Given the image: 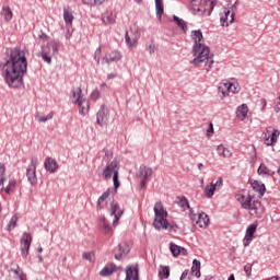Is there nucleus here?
<instances>
[{"mask_svg":"<svg viewBox=\"0 0 280 280\" xmlns=\"http://www.w3.org/2000/svg\"><path fill=\"white\" fill-rule=\"evenodd\" d=\"M0 69H4V80L11 89L23 86V77L27 73V58L21 47L9 50V59L0 63Z\"/></svg>","mask_w":280,"mask_h":280,"instance_id":"f257e3e1","label":"nucleus"},{"mask_svg":"<svg viewBox=\"0 0 280 280\" xmlns=\"http://www.w3.org/2000/svg\"><path fill=\"white\" fill-rule=\"evenodd\" d=\"M235 199L243 209H247L248 213L254 218H261L266 209L261 206V201L253 200V196L246 190L238 191L235 196Z\"/></svg>","mask_w":280,"mask_h":280,"instance_id":"f03ea898","label":"nucleus"},{"mask_svg":"<svg viewBox=\"0 0 280 280\" xmlns=\"http://www.w3.org/2000/svg\"><path fill=\"white\" fill-rule=\"evenodd\" d=\"M194 59L190 61L195 67H205L206 71H209L213 67V55L209 50L207 45H194L192 48Z\"/></svg>","mask_w":280,"mask_h":280,"instance_id":"7ed1b4c3","label":"nucleus"},{"mask_svg":"<svg viewBox=\"0 0 280 280\" xmlns=\"http://www.w3.org/2000/svg\"><path fill=\"white\" fill-rule=\"evenodd\" d=\"M190 8L199 16H209L213 10V2L209 0H190Z\"/></svg>","mask_w":280,"mask_h":280,"instance_id":"20e7f679","label":"nucleus"},{"mask_svg":"<svg viewBox=\"0 0 280 280\" xmlns=\"http://www.w3.org/2000/svg\"><path fill=\"white\" fill-rule=\"evenodd\" d=\"M103 176L105 180L112 178L114 182V188L119 189V171H117V161H112L103 171Z\"/></svg>","mask_w":280,"mask_h":280,"instance_id":"39448f33","label":"nucleus"},{"mask_svg":"<svg viewBox=\"0 0 280 280\" xmlns=\"http://www.w3.org/2000/svg\"><path fill=\"white\" fill-rule=\"evenodd\" d=\"M280 131L269 127L264 130L261 135V139L265 143V145H272L273 143H277V139L279 138Z\"/></svg>","mask_w":280,"mask_h":280,"instance_id":"423d86ee","label":"nucleus"},{"mask_svg":"<svg viewBox=\"0 0 280 280\" xmlns=\"http://www.w3.org/2000/svg\"><path fill=\"white\" fill-rule=\"evenodd\" d=\"M20 244L22 257L23 259H27V255H30V248L32 246V234L24 232L20 241Z\"/></svg>","mask_w":280,"mask_h":280,"instance_id":"0eeeda50","label":"nucleus"},{"mask_svg":"<svg viewBox=\"0 0 280 280\" xmlns=\"http://www.w3.org/2000/svg\"><path fill=\"white\" fill-rule=\"evenodd\" d=\"M189 218L192 222H196L200 229H207L209 226V215L202 212L197 217L194 210H190Z\"/></svg>","mask_w":280,"mask_h":280,"instance_id":"6e6552de","label":"nucleus"},{"mask_svg":"<svg viewBox=\"0 0 280 280\" xmlns=\"http://www.w3.org/2000/svg\"><path fill=\"white\" fill-rule=\"evenodd\" d=\"M74 104H78L80 115H86L89 113V100L82 97V88H78V97L74 100Z\"/></svg>","mask_w":280,"mask_h":280,"instance_id":"1a4fd4ad","label":"nucleus"},{"mask_svg":"<svg viewBox=\"0 0 280 280\" xmlns=\"http://www.w3.org/2000/svg\"><path fill=\"white\" fill-rule=\"evenodd\" d=\"M219 92L223 97H226L229 93H240V84L231 82H221L219 85Z\"/></svg>","mask_w":280,"mask_h":280,"instance_id":"9d476101","label":"nucleus"},{"mask_svg":"<svg viewBox=\"0 0 280 280\" xmlns=\"http://www.w3.org/2000/svg\"><path fill=\"white\" fill-rule=\"evenodd\" d=\"M220 22L222 27H229L233 21H235V13L231 12L230 9L223 8V11L220 13Z\"/></svg>","mask_w":280,"mask_h":280,"instance_id":"9b49d317","label":"nucleus"},{"mask_svg":"<svg viewBox=\"0 0 280 280\" xmlns=\"http://www.w3.org/2000/svg\"><path fill=\"white\" fill-rule=\"evenodd\" d=\"M222 177H219V179L215 183L212 182L210 185L206 186V188L203 189L206 198H213V194H215L218 189H222Z\"/></svg>","mask_w":280,"mask_h":280,"instance_id":"f8f14e48","label":"nucleus"},{"mask_svg":"<svg viewBox=\"0 0 280 280\" xmlns=\"http://www.w3.org/2000/svg\"><path fill=\"white\" fill-rule=\"evenodd\" d=\"M113 253L115 259H117V261H121V259H124V257L130 253V246L128 243H121L113 250Z\"/></svg>","mask_w":280,"mask_h":280,"instance_id":"ddd939ff","label":"nucleus"},{"mask_svg":"<svg viewBox=\"0 0 280 280\" xmlns=\"http://www.w3.org/2000/svg\"><path fill=\"white\" fill-rule=\"evenodd\" d=\"M26 176L31 185H36V183H38V179L36 177V160L35 159H32L31 164L27 166Z\"/></svg>","mask_w":280,"mask_h":280,"instance_id":"4468645a","label":"nucleus"},{"mask_svg":"<svg viewBox=\"0 0 280 280\" xmlns=\"http://www.w3.org/2000/svg\"><path fill=\"white\" fill-rule=\"evenodd\" d=\"M58 49H60V43H58L57 40H50L46 46L42 47L40 54L54 56L55 54H58Z\"/></svg>","mask_w":280,"mask_h":280,"instance_id":"2eb2a0df","label":"nucleus"},{"mask_svg":"<svg viewBox=\"0 0 280 280\" xmlns=\"http://www.w3.org/2000/svg\"><path fill=\"white\" fill-rule=\"evenodd\" d=\"M96 124L98 126H106L108 124V107L102 105L96 114Z\"/></svg>","mask_w":280,"mask_h":280,"instance_id":"dca6fc26","label":"nucleus"},{"mask_svg":"<svg viewBox=\"0 0 280 280\" xmlns=\"http://www.w3.org/2000/svg\"><path fill=\"white\" fill-rule=\"evenodd\" d=\"M255 233H257V223H252L246 230V234L244 237V246H248L250 242H253Z\"/></svg>","mask_w":280,"mask_h":280,"instance_id":"f3484780","label":"nucleus"},{"mask_svg":"<svg viewBox=\"0 0 280 280\" xmlns=\"http://www.w3.org/2000/svg\"><path fill=\"white\" fill-rule=\"evenodd\" d=\"M98 226L103 235H108L109 237H113V226H110V223L108 222V220H106V218H101Z\"/></svg>","mask_w":280,"mask_h":280,"instance_id":"a211bd4d","label":"nucleus"},{"mask_svg":"<svg viewBox=\"0 0 280 280\" xmlns=\"http://www.w3.org/2000/svg\"><path fill=\"white\" fill-rule=\"evenodd\" d=\"M112 212L110 215H114L115 219L113 221V226H116L117 224H119V218H121V215H124V210H119V205H117L116 202H112Z\"/></svg>","mask_w":280,"mask_h":280,"instance_id":"6ab92c4d","label":"nucleus"},{"mask_svg":"<svg viewBox=\"0 0 280 280\" xmlns=\"http://www.w3.org/2000/svg\"><path fill=\"white\" fill-rule=\"evenodd\" d=\"M119 60H121V54L117 50L106 54L102 59L106 65H110V62H119Z\"/></svg>","mask_w":280,"mask_h":280,"instance_id":"aec40b11","label":"nucleus"},{"mask_svg":"<svg viewBox=\"0 0 280 280\" xmlns=\"http://www.w3.org/2000/svg\"><path fill=\"white\" fill-rule=\"evenodd\" d=\"M44 167L46 172L54 174L58 170V162H56V160H54L52 158H46L44 162Z\"/></svg>","mask_w":280,"mask_h":280,"instance_id":"412c9836","label":"nucleus"},{"mask_svg":"<svg viewBox=\"0 0 280 280\" xmlns=\"http://www.w3.org/2000/svg\"><path fill=\"white\" fill-rule=\"evenodd\" d=\"M166 217H154L153 226L158 231H161V229H167L170 226V222H167Z\"/></svg>","mask_w":280,"mask_h":280,"instance_id":"4be33fe9","label":"nucleus"},{"mask_svg":"<svg viewBox=\"0 0 280 280\" xmlns=\"http://www.w3.org/2000/svg\"><path fill=\"white\" fill-rule=\"evenodd\" d=\"M113 272H117V265L110 262V264H107V265L100 271V276H101V277H110V275H113Z\"/></svg>","mask_w":280,"mask_h":280,"instance_id":"5701e85b","label":"nucleus"},{"mask_svg":"<svg viewBox=\"0 0 280 280\" xmlns=\"http://www.w3.org/2000/svg\"><path fill=\"white\" fill-rule=\"evenodd\" d=\"M155 12H156L158 21L160 23H163V14L165 12L163 0H155Z\"/></svg>","mask_w":280,"mask_h":280,"instance_id":"b1692460","label":"nucleus"},{"mask_svg":"<svg viewBox=\"0 0 280 280\" xmlns=\"http://www.w3.org/2000/svg\"><path fill=\"white\" fill-rule=\"evenodd\" d=\"M155 218H167V212L163 208V203L158 201L153 208Z\"/></svg>","mask_w":280,"mask_h":280,"instance_id":"393cba45","label":"nucleus"},{"mask_svg":"<svg viewBox=\"0 0 280 280\" xmlns=\"http://www.w3.org/2000/svg\"><path fill=\"white\" fill-rule=\"evenodd\" d=\"M125 280H139V269L137 267H128Z\"/></svg>","mask_w":280,"mask_h":280,"instance_id":"a878e982","label":"nucleus"},{"mask_svg":"<svg viewBox=\"0 0 280 280\" xmlns=\"http://www.w3.org/2000/svg\"><path fill=\"white\" fill-rule=\"evenodd\" d=\"M191 39L194 45H205V37L202 36V31H191Z\"/></svg>","mask_w":280,"mask_h":280,"instance_id":"bb28decb","label":"nucleus"},{"mask_svg":"<svg viewBox=\"0 0 280 280\" xmlns=\"http://www.w3.org/2000/svg\"><path fill=\"white\" fill-rule=\"evenodd\" d=\"M217 152L219 156H222L223 159H231V156H233V152H231L230 149L226 148L224 144L218 145Z\"/></svg>","mask_w":280,"mask_h":280,"instance_id":"cd10ccee","label":"nucleus"},{"mask_svg":"<svg viewBox=\"0 0 280 280\" xmlns=\"http://www.w3.org/2000/svg\"><path fill=\"white\" fill-rule=\"evenodd\" d=\"M177 205L180 208V211H187L189 210V213H191V207H189V200L187 197H177Z\"/></svg>","mask_w":280,"mask_h":280,"instance_id":"c85d7f7f","label":"nucleus"},{"mask_svg":"<svg viewBox=\"0 0 280 280\" xmlns=\"http://www.w3.org/2000/svg\"><path fill=\"white\" fill-rule=\"evenodd\" d=\"M247 115H248V105L242 104L241 106L237 107L236 117L241 121H244V118L247 117Z\"/></svg>","mask_w":280,"mask_h":280,"instance_id":"c756f323","label":"nucleus"},{"mask_svg":"<svg viewBox=\"0 0 280 280\" xmlns=\"http://www.w3.org/2000/svg\"><path fill=\"white\" fill-rule=\"evenodd\" d=\"M1 14L3 15L5 23H10V21H12V18L14 16V14L12 13V9H10V5H3Z\"/></svg>","mask_w":280,"mask_h":280,"instance_id":"7c9ffc66","label":"nucleus"},{"mask_svg":"<svg viewBox=\"0 0 280 280\" xmlns=\"http://www.w3.org/2000/svg\"><path fill=\"white\" fill-rule=\"evenodd\" d=\"M258 174L259 176H275V171L268 168L267 165L262 163L258 167Z\"/></svg>","mask_w":280,"mask_h":280,"instance_id":"2f4dec72","label":"nucleus"},{"mask_svg":"<svg viewBox=\"0 0 280 280\" xmlns=\"http://www.w3.org/2000/svg\"><path fill=\"white\" fill-rule=\"evenodd\" d=\"M252 187H253L254 191H257L259 194V196H264V194H266V185H264L257 180L252 183Z\"/></svg>","mask_w":280,"mask_h":280,"instance_id":"473e14b6","label":"nucleus"},{"mask_svg":"<svg viewBox=\"0 0 280 280\" xmlns=\"http://www.w3.org/2000/svg\"><path fill=\"white\" fill-rule=\"evenodd\" d=\"M191 272L197 277V279H200V260L194 259L192 261V267H191Z\"/></svg>","mask_w":280,"mask_h":280,"instance_id":"72a5a7b5","label":"nucleus"},{"mask_svg":"<svg viewBox=\"0 0 280 280\" xmlns=\"http://www.w3.org/2000/svg\"><path fill=\"white\" fill-rule=\"evenodd\" d=\"M63 21L65 23H73V13H71V9L69 7L63 8Z\"/></svg>","mask_w":280,"mask_h":280,"instance_id":"f704fd0d","label":"nucleus"},{"mask_svg":"<svg viewBox=\"0 0 280 280\" xmlns=\"http://www.w3.org/2000/svg\"><path fill=\"white\" fill-rule=\"evenodd\" d=\"M140 176H142L144 179L150 178V176H152V168H150L145 165H141L140 166Z\"/></svg>","mask_w":280,"mask_h":280,"instance_id":"c9c22d12","label":"nucleus"},{"mask_svg":"<svg viewBox=\"0 0 280 280\" xmlns=\"http://www.w3.org/2000/svg\"><path fill=\"white\" fill-rule=\"evenodd\" d=\"M125 42L128 45V47H137V44L139 43V37H133L131 39L130 35H128V32H126Z\"/></svg>","mask_w":280,"mask_h":280,"instance_id":"e433bc0d","label":"nucleus"},{"mask_svg":"<svg viewBox=\"0 0 280 280\" xmlns=\"http://www.w3.org/2000/svg\"><path fill=\"white\" fill-rule=\"evenodd\" d=\"M160 279H167L170 277V267L161 266L159 271Z\"/></svg>","mask_w":280,"mask_h":280,"instance_id":"4c0bfd02","label":"nucleus"},{"mask_svg":"<svg viewBox=\"0 0 280 280\" xmlns=\"http://www.w3.org/2000/svg\"><path fill=\"white\" fill-rule=\"evenodd\" d=\"M103 22L105 25H113L115 23V18L113 16V13L107 12L103 14Z\"/></svg>","mask_w":280,"mask_h":280,"instance_id":"58836bf2","label":"nucleus"},{"mask_svg":"<svg viewBox=\"0 0 280 280\" xmlns=\"http://www.w3.org/2000/svg\"><path fill=\"white\" fill-rule=\"evenodd\" d=\"M18 222H19V217L13 215L7 225V231H9V232L14 231V229H16Z\"/></svg>","mask_w":280,"mask_h":280,"instance_id":"ea45409f","label":"nucleus"},{"mask_svg":"<svg viewBox=\"0 0 280 280\" xmlns=\"http://www.w3.org/2000/svg\"><path fill=\"white\" fill-rule=\"evenodd\" d=\"M108 196H110V192L107 190V191H105V192L98 198V200H97V208H98V209H104V206H102V205H104V202H105V200L108 198Z\"/></svg>","mask_w":280,"mask_h":280,"instance_id":"a19ab883","label":"nucleus"},{"mask_svg":"<svg viewBox=\"0 0 280 280\" xmlns=\"http://www.w3.org/2000/svg\"><path fill=\"white\" fill-rule=\"evenodd\" d=\"M176 25L182 28L184 34H187L188 26H187V22H185V20H183L180 18H176Z\"/></svg>","mask_w":280,"mask_h":280,"instance_id":"79ce46f5","label":"nucleus"},{"mask_svg":"<svg viewBox=\"0 0 280 280\" xmlns=\"http://www.w3.org/2000/svg\"><path fill=\"white\" fill-rule=\"evenodd\" d=\"M106 0H82L84 5H102Z\"/></svg>","mask_w":280,"mask_h":280,"instance_id":"37998d69","label":"nucleus"},{"mask_svg":"<svg viewBox=\"0 0 280 280\" xmlns=\"http://www.w3.org/2000/svg\"><path fill=\"white\" fill-rule=\"evenodd\" d=\"M15 187H16V180L11 179L9 182V185L4 188L5 194H10V191H14Z\"/></svg>","mask_w":280,"mask_h":280,"instance_id":"c03bdc74","label":"nucleus"},{"mask_svg":"<svg viewBox=\"0 0 280 280\" xmlns=\"http://www.w3.org/2000/svg\"><path fill=\"white\" fill-rule=\"evenodd\" d=\"M82 257H83V259H85L86 261H94V259H95V254H94L93 252L83 253Z\"/></svg>","mask_w":280,"mask_h":280,"instance_id":"a18cd8bd","label":"nucleus"},{"mask_svg":"<svg viewBox=\"0 0 280 280\" xmlns=\"http://www.w3.org/2000/svg\"><path fill=\"white\" fill-rule=\"evenodd\" d=\"M178 255H183V257H187L188 253L187 249H185V247H180V246H176V256L178 257Z\"/></svg>","mask_w":280,"mask_h":280,"instance_id":"49530a36","label":"nucleus"},{"mask_svg":"<svg viewBox=\"0 0 280 280\" xmlns=\"http://www.w3.org/2000/svg\"><path fill=\"white\" fill-rule=\"evenodd\" d=\"M49 119H54V112L49 113L46 117L39 116L38 121L45 124V121H49Z\"/></svg>","mask_w":280,"mask_h":280,"instance_id":"de8ad7c7","label":"nucleus"},{"mask_svg":"<svg viewBox=\"0 0 280 280\" xmlns=\"http://www.w3.org/2000/svg\"><path fill=\"white\" fill-rule=\"evenodd\" d=\"M244 272L247 275V277H250V275L253 273V264H246L244 266Z\"/></svg>","mask_w":280,"mask_h":280,"instance_id":"09e8293b","label":"nucleus"},{"mask_svg":"<svg viewBox=\"0 0 280 280\" xmlns=\"http://www.w3.org/2000/svg\"><path fill=\"white\" fill-rule=\"evenodd\" d=\"M102 56V47H98L94 52V60L96 61V65H100V58Z\"/></svg>","mask_w":280,"mask_h":280,"instance_id":"8fccbe9b","label":"nucleus"},{"mask_svg":"<svg viewBox=\"0 0 280 280\" xmlns=\"http://www.w3.org/2000/svg\"><path fill=\"white\" fill-rule=\"evenodd\" d=\"M37 56H40L47 65H51V55L39 52Z\"/></svg>","mask_w":280,"mask_h":280,"instance_id":"3c124183","label":"nucleus"},{"mask_svg":"<svg viewBox=\"0 0 280 280\" xmlns=\"http://www.w3.org/2000/svg\"><path fill=\"white\" fill-rule=\"evenodd\" d=\"M91 100H93L94 102L100 100V90H94L92 93H91Z\"/></svg>","mask_w":280,"mask_h":280,"instance_id":"603ef678","label":"nucleus"},{"mask_svg":"<svg viewBox=\"0 0 280 280\" xmlns=\"http://www.w3.org/2000/svg\"><path fill=\"white\" fill-rule=\"evenodd\" d=\"M147 51H149L150 56H152V54H154V51H156V46L154 45V43H151V44L147 47Z\"/></svg>","mask_w":280,"mask_h":280,"instance_id":"864d4df0","label":"nucleus"},{"mask_svg":"<svg viewBox=\"0 0 280 280\" xmlns=\"http://www.w3.org/2000/svg\"><path fill=\"white\" fill-rule=\"evenodd\" d=\"M70 100H73V102H75V100H78V90H72L71 94H70Z\"/></svg>","mask_w":280,"mask_h":280,"instance_id":"5fc2aeb1","label":"nucleus"},{"mask_svg":"<svg viewBox=\"0 0 280 280\" xmlns=\"http://www.w3.org/2000/svg\"><path fill=\"white\" fill-rule=\"evenodd\" d=\"M170 250L174 257H176V244L171 243Z\"/></svg>","mask_w":280,"mask_h":280,"instance_id":"6e6d98bb","label":"nucleus"},{"mask_svg":"<svg viewBox=\"0 0 280 280\" xmlns=\"http://www.w3.org/2000/svg\"><path fill=\"white\" fill-rule=\"evenodd\" d=\"M207 132H208V135H213V132H214L213 122H209L208 128H207Z\"/></svg>","mask_w":280,"mask_h":280,"instance_id":"4d7b16f0","label":"nucleus"},{"mask_svg":"<svg viewBox=\"0 0 280 280\" xmlns=\"http://www.w3.org/2000/svg\"><path fill=\"white\" fill-rule=\"evenodd\" d=\"M38 38H40L42 40H49V36H47L45 33H40L39 35H38Z\"/></svg>","mask_w":280,"mask_h":280,"instance_id":"13d9d810","label":"nucleus"},{"mask_svg":"<svg viewBox=\"0 0 280 280\" xmlns=\"http://www.w3.org/2000/svg\"><path fill=\"white\" fill-rule=\"evenodd\" d=\"M10 271L13 272L14 275H16L18 277H20V275H22L21 268H19V267L16 269H11Z\"/></svg>","mask_w":280,"mask_h":280,"instance_id":"bf43d9fd","label":"nucleus"},{"mask_svg":"<svg viewBox=\"0 0 280 280\" xmlns=\"http://www.w3.org/2000/svg\"><path fill=\"white\" fill-rule=\"evenodd\" d=\"M3 174H5V166L0 163V177L3 176Z\"/></svg>","mask_w":280,"mask_h":280,"instance_id":"052dcab7","label":"nucleus"},{"mask_svg":"<svg viewBox=\"0 0 280 280\" xmlns=\"http://www.w3.org/2000/svg\"><path fill=\"white\" fill-rule=\"evenodd\" d=\"M187 275H188L187 271H184L182 273L180 280H190L189 277H187Z\"/></svg>","mask_w":280,"mask_h":280,"instance_id":"680f3d73","label":"nucleus"},{"mask_svg":"<svg viewBox=\"0 0 280 280\" xmlns=\"http://www.w3.org/2000/svg\"><path fill=\"white\" fill-rule=\"evenodd\" d=\"M276 113H280V101L277 100L276 102V108H275Z\"/></svg>","mask_w":280,"mask_h":280,"instance_id":"e2e57ef3","label":"nucleus"},{"mask_svg":"<svg viewBox=\"0 0 280 280\" xmlns=\"http://www.w3.org/2000/svg\"><path fill=\"white\" fill-rule=\"evenodd\" d=\"M115 78H117V74H115V73H109V74L107 75V80H113V79H115Z\"/></svg>","mask_w":280,"mask_h":280,"instance_id":"0e129e2a","label":"nucleus"},{"mask_svg":"<svg viewBox=\"0 0 280 280\" xmlns=\"http://www.w3.org/2000/svg\"><path fill=\"white\" fill-rule=\"evenodd\" d=\"M145 178H142L141 182H140V187L143 188L145 187Z\"/></svg>","mask_w":280,"mask_h":280,"instance_id":"69168bd1","label":"nucleus"},{"mask_svg":"<svg viewBox=\"0 0 280 280\" xmlns=\"http://www.w3.org/2000/svg\"><path fill=\"white\" fill-rule=\"evenodd\" d=\"M206 280H215V278L212 277V276H207V277H206Z\"/></svg>","mask_w":280,"mask_h":280,"instance_id":"338daca9","label":"nucleus"},{"mask_svg":"<svg viewBox=\"0 0 280 280\" xmlns=\"http://www.w3.org/2000/svg\"><path fill=\"white\" fill-rule=\"evenodd\" d=\"M228 280H235V275H231Z\"/></svg>","mask_w":280,"mask_h":280,"instance_id":"774afa93","label":"nucleus"}]
</instances>
